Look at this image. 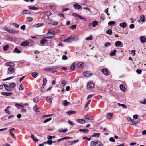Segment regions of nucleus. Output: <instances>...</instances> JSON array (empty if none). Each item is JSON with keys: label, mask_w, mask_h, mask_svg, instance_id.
Instances as JSON below:
<instances>
[{"label": "nucleus", "mask_w": 146, "mask_h": 146, "mask_svg": "<svg viewBox=\"0 0 146 146\" xmlns=\"http://www.w3.org/2000/svg\"><path fill=\"white\" fill-rule=\"evenodd\" d=\"M5 88L6 90L7 91L10 92L12 90V89L9 86H8L6 84H4V85Z\"/></svg>", "instance_id": "9b49d317"}, {"label": "nucleus", "mask_w": 146, "mask_h": 146, "mask_svg": "<svg viewBox=\"0 0 146 146\" xmlns=\"http://www.w3.org/2000/svg\"><path fill=\"white\" fill-rule=\"evenodd\" d=\"M11 107L10 106H8L7 108L5 109V112L8 114H10V112L8 111V109L9 108H10Z\"/></svg>", "instance_id": "bb28decb"}, {"label": "nucleus", "mask_w": 146, "mask_h": 146, "mask_svg": "<svg viewBox=\"0 0 146 146\" xmlns=\"http://www.w3.org/2000/svg\"><path fill=\"white\" fill-rule=\"evenodd\" d=\"M79 141L78 140H75L73 141H69V142H70V145H71L73 144H75L76 143H78Z\"/></svg>", "instance_id": "e433bc0d"}, {"label": "nucleus", "mask_w": 146, "mask_h": 146, "mask_svg": "<svg viewBox=\"0 0 146 146\" xmlns=\"http://www.w3.org/2000/svg\"><path fill=\"white\" fill-rule=\"evenodd\" d=\"M28 42L27 41H23L21 44V45L22 46H26L28 45Z\"/></svg>", "instance_id": "6ab92c4d"}, {"label": "nucleus", "mask_w": 146, "mask_h": 146, "mask_svg": "<svg viewBox=\"0 0 146 146\" xmlns=\"http://www.w3.org/2000/svg\"><path fill=\"white\" fill-rule=\"evenodd\" d=\"M73 6L74 8L76 9H80L81 10L82 9V7L78 4H74Z\"/></svg>", "instance_id": "423d86ee"}, {"label": "nucleus", "mask_w": 146, "mask_h": 146, "mask_svg": "<svg viewBox=\"0 0 146 146\" xmlns=\"http://www.w3.org/2000/svg\"><path fill=\"white\" fill-rule=\"evenodd\" d=\"M72 15V16L74 17H77L80 19H82L85 21H86V19L84 17H82L78 14H77L76 13H73Z\"/></svg>", "instance_id": "f03ea898"}, {"label": "nucleus", "mask_w": 146, "mask_h": 146, "mask_svg": "<svg viewBox=\"0 0 146 146\" xmlns=\"http://www.w3.org/2000/svg\"><path fill=\"white\" fill-rule=\"evenodd\" d=\"M31 138L34 141H36V140L37 141V142H38V139H37L36 138H35V140L34 139V135L33 134H31Z\"/></svg>", "instance_id": "864d4df0"}, {"label": "nucleus", "mask_w": 146, "mask_h": 146, "mask_svg": "<svg viewBox=\"0 0 146 146\" xmlns=\"http://www.w3.org/2000/svg\"><path fill=\"white\" fill-rule=\"evenodd\" d=\"M29 9L33 10H36L38 9V8L34 6H29Z\"/></svg>", "instance_id": "dca6fc26"}, {"label": "nucleus", "mask_w": 146, "mask_h": 146, "mask_svg": "<svg viewBox=\"0 0 146 146\" xmlns=\"http://www.w3.org/2000/svg\"><path fill=\"white\" fill-rule=\"evenodd\" d=\"M121 42L119 41H117L115 42V45L116 46H118L120 45L121 44Z\"/></svg>", "instance_id": "4c0bfd02"}, {"label": "nucleus", "mask_w": 146, "mask_h": 146, "mask_svg": "<svg viewBox=\"0 0 146 146\" xmlns=\"http://www.w3.org/2000/svg\"><path fill=\"white\" fill-rule=\"evenodd\" d=\"M85 117L86 119L90 120H93V118L92 117H89L88 115H87L85 116Z\"/></svg>", "instance_id": "37998d69"}, {"label": "nucleus", "mask_w": 146, "mask_h": 146, "mask_svg": "<svg viewBox=\"0 0 146 146\" xmlns=\"http://www.w3.org/2000/svg\"><path fill=\"white\" fill-rule=\"evenodd\" d=\"M120 88L121 90L123 92H125L126 90L125 86L122 84H121L120 85Z\"/></svg>", "instance_id": "7c9ffc66"}, {"label": "nucleus", "mask_w": 146, "mask_h": 146, "mask_svg": "<svg viewBox=\"0 0 146 146\" xmlns=\"http://www.w3.org/2000/svg\"><path fill=\"white\" fill-rule=\"evenodd\" d=\"M77 122L80 124H83L85 123V121L83 119H76Z\"/></svg>", "instance_id": "ddd939ff"}, {"label": "nucleus", "mask_w": 146, "mask_h": 146, "mask_svg": "<svg viewBox=\"0 0 146 146\" xmlns=\"http://www.w3.org/2000/svg\"><path fill=\"white\" fill-rule=\"evenodd\" d=\"M44 70L45 72H49L51 73H54L57 72V70H52L50 68H46L44 69Z\"/></svg>", "instance_id": "20e7f679"}, {"label": "nucleus", "mask_w": 146, "mask_h": 146, "mask_svg": "<svg viewBox=\"0 0 146 146\" xmlns=\"http://www.w3.org/2000/svg\"><path fill=\"white\" fill-rule=\"evenodd\" d=\"M100 133H96L93 134V135H92V137H95L96 138L98 137Z\"/></svg>", "instance_id": "5701e85b"}, {"label": "nucleus", "mask_w": 146, "mask_h": 146, "mask_svg": "<svg viewBox=\"0 0 146 146\" xmlns=\"http://www.w3.org/2000/svg\"><path fill=\"white\" fill-rule=\"evenodd\" d=\"M43 25V24L42 23H38L36 24L35 25V27H38L40 26H42Z\"/></svg>", "instance_id": "6e6d98bb"}, {"label": "nucleus", "mask_w": 146, "mask_h": 146, "mask_svg": "<svg viewBox=\"0 0 146 146\" xmlns=\"http://www.w3.org/2000/svg\"><path fill=\"white\" fill-rule=\"evenodd\" d=\"M94 86V84L92 82H89L88 84L87 88L88 90H90L93 88Z\"/></svg>", "instance_id": "7ed1b4c3"}, {"label": "nucleus", "mask_w": 146, "mask_h": 146, "mask_svg": "<svg viewBox=\"0 0 146 146\" xmlns=\"http://www.w3.org/2000/svg\"><path fill=\"white\" fill-rule=\"evenodd\" d=\"M72 39V36H70V37H68L65 40H64V42H70V40L71 39Z\"/></svg>", "instance_id": "cd10ccee"}, {"label": "nucleus", "mask_w": 146, "mask_h": 146, "mask_svg": "<svg viewBox=\"0 0 146 146\" xmlns=\"http://www.w3.org/2000/svg\"><path fill=\"white\" fill-rule=\"evenodd\" d=\"M98 24V22L95 21H93L92 23V26L93 27H95L96 25H97Z\"/></svg>", "instance_id": "79ce46f5"}, {"label": "nucleus", "mask_w": 146, "mask_h": 146, "mask_svg": "<svg viewBox=\"0 0 146 146\" xmlns=\"http://www.w3.org/2000/svg\"><path fill=\"white\" fill-rule=\"evenodd\" d=\"M9 32L10 33H11L15 34V33H17L18 32V31L17 30H15V29H9Z\"/></svg>", "instance_id": "2eb2a0df"}, {"label": "nucleus", "mask_w": 146, "mask_h": 146, "mask_svg": "<svg viewBox=\"0 0 146 146\" xmlns=\"http://www.w3.org/2000/svg\"><path fill=\"white\" fill-rule=\"evenodd\" d=\"M75 63H73L72 64L70 68L71 70H74L75 68Z\"/></svg>", "instance_id": "ea45409f"}, {"label": "nucleus", "mask_w": 146, "mask_h": 146, "mask_svg": "<svg viewBox=\"0 0 146 146\" xmlns=\"http://www.w3.org/2000/svg\"><path fill=\"white\" fill-rule=\"evenodd\" d=\"M76 113V111H69L66 112L67 114L69 115L70 114H75Z\"/></svg>", "instance_id": "b1692460"}, {"label": "nucleus", "mask_w": 146, "mask_h": 146, "mask_svg": "<svg viewBox=\"0 0 146 146\" xmlns=\"http://www.w3.org/2000/svg\"><path fill=\"white\" fill-rule=\"evenodd\" d=\"M92 38V35H91L89 37L86 38L85 39L87 40L90 41L91 40Z\"/></svg>", "instance_id": "5fc2aeb1"}, {"label": "nucleus", "mask_w": 146, "mask_h": 146, "mask_svg": "<svg viewBox=\"0 0 146 146\" xmlns=\"http://www.w3.org/2000/svg\"><path fill=\"white\" fill-rule=\"evenodd\" d=\"M119 25L120 27L124 28L127 26V24L125 22H124L122 23H120Z\"/></svg>", "instance_id": "393cba45"}, {"label": "nucleus", "mask_w": 146, "mask_h": 146, "mask_svg": "<svg viewBox=\"0 0 146 146\" xmlns=\"http://www.w3.org/2000/svg\"><path fill=\"white\" fill-rule=\"evenodd\" d=\"M15 68L13 67H9L8 68L7 70V74H11L15 72Z\"/></svg>", "instance_id": "f257e3e1"}, {"label": "nucleus", "mask_w": 146, "mask_h": 146, "mask_svg": "<svg viewBox=\"0 0 146 146\" xmlns=\"http://www.w3.org/2000/svg\"><path fill=\"white\" fill-rule=\"evenodd\" d=\"M111 45V43L109 42H106L104 44V46L106 47H107L108 46H110Z\"/></svg>", "instance_id": "bf43d9fd"}, {"label": "nucleus", "mask_w": 146, "mask_h": 146, "mask_svg": "<svg viewBox=\"0 0 146 146\" xmlns=\"http://www.w3.org/2000/svg\"><path fill=\"white\" fill-rule=\"evenodd\" d=\"M101 72L103 74L106 75L107 76L109 74L108 70L106 68L102 69L101 70Z\"/></svg>", "instance_id": "0eeeda50"}, {"label": "nucleus", "mask_w": 146, "mask_h": 146, "mask_svg": "<svg viewBox=\"0 0 146 146\" xmlns=\"http://www.w3.org/2000/svg\"><path fill=\"white\" fill-rule=\"evenodd\" d=\"M39 101V99L37 98H35L33 99V101L34 102L36 103Z\"/></svg>", "instance_id": "69168bd1"}, {"label": "nucleus", "mask_w": 146, "mask_h": 146, "mask_svg": "<svg viewBox=\"0 0 146 146\" xmlns=\"http://www.w3.org/2000/svg\"><path fill=\"white\" fill-rule=\"evenodd\" d=\"M117 52L116 50H114L112 52H111L110 53V55L111 56H114L115 55V53Z\"/></svg>", "instance_id": "09e8293b"}, {"label": "nucleus", "mask_w": 146, "mask_h": 146, "mask_svg": "<svg viewBox=\"0 0 146 146\" xmlns=\"http://www.w3.org/2000/svg\"><path fill=\"white\" fill-rule=\"evenodd\" d=\"M70 137H65L63 138H61V139H58L57 140V141L58 142H60L61 141L64 140L65 139H70Z\"/></svg>", "instance_id": "a211bd4d"}, {"label": "nucleus", "mask_w": 146, "mask_h": 146, "mask_svg": "<svg viewBox=\"0 0 146 146\" xmlns=\"http://www.w3.org/2000/svg\"><path fill=\"white\" fill-rule=\"evenodd\" d=\"M95 141H92L90 142V146H95Z\"/></svg>", "instance_id": "774afa93"}, {"label": "nucleus", "mask_w": 146, "mask_h": 146, "mask_svg": "<svg viewBox=\"0 0 146 146\" xmlns=\"http://www.w3.org/2000/svg\"><path fill=\"white\" fill-rule=\"evenodd\" d=\"M106 33L108 34L111 35L112 33V31L111 29H108L107 31H106Z\"/></svg>", "instance_id": "a18cd8bd"}, {"label": "nucleus", "mask_w": 146, "mask_h": 146, "mask_svg": "<svg viewBox=\"0 0 146 146\" xmlns=\"http://www.w3.org/2000/svg\"><path fill=\"white\" fill-rule=\"evenodd\" d=\"M9 46L8 45L4 46L3 47L4 51H7L9 49Z\"/></svg>", "instance_id": "72a5a7b5"}, {"label": "nucleus", "mask_w": 146, "mask_h": 146, "mask_svg": "<svg viewBox=\"0 0 146 146\" xmlns=\"http://www.w3.org/2000/svg\"><path fill=\"white\" fill-rule=\"evenodd\" d=\"M14 51L16 53L19 54L21 53V51L19 50L17 48H15L14 50Z\"/></svg>", "instance_id": "49530a36"}, {"label": "nucleus", "mask_w": 146, "mask_h": 146, "mask_svg": "<svg viewBox=\"0 0 146 146\" xmlns=\"http://www.w3.org/2000/svg\"><path fill=\"white\" fill-rule=\"evenodd\" d=\"M24 89V87L22 84H20L19 87V89L20 90H22Z\"/></svg>", "instance_id": "de8ad7c7"}, {"label": "nucleus", "mask_w": 146, "mask_h": 146, "mask_svg": "<svg viewBox=\"0 0 146 146\" xmlns=\"http://www.w3.org/2000/svg\"><path fill=\"white\" fill-rule=\"evenodd\" d=\"M12 93L5 92H2L1 94L3 95H5L6 96H9Z\"/></svg>", "instance_id": "473e14b6"}, {"label": "nucleus", "mask_w": 146, "mask_h": 146, "mask_svg": "<svg viewBox=\"0 0 146 146\" xmlns=\"http://www.w3.org/2000/svg\"><path fill=\"white\" fill-rule=\"evenodd\" d=\"M47 79L46 78H44L43 79V86H44L46 85L47 83Z\"/></svg>", "instance_id": "a19ab883"}, {"label": "nucleus", "mask_w": 146, "mask_h": 146, "mask_svg": "<svg viewBox=\"0 0 146 146\" xmlns=\"http://www.w3.org/2000/svg\"><path fill=\"white\" fill-rule=\"evenodd\" d=\"M28 45L29 46H32L33 44V41L32 40H29L27 41Z\"/></svg>", "instance_id": "a878e982"}, {"label": "nucleus", "mask_w": 146, "mask_h": 146, "mask_svg": "<svg viewBox=\"0 0 146 146\" xmlns=\"http://www.w3.org/2000/svg\"><path fill=\"white\" fill-rule=\"evenodd\" d=\"M70 102H67L66 100H64L62 101V105L66 106L70 105Z\"/></svg>", "instance_id": "f8f14e48"}, {"label": "nucleus", "mask_w": 146, "mask_h": 146, "mask_svg": "<svg viewBox=\"0 0 146 146\" xmlns=\"http://www.w3.org/2000/svg\"><path fill=\"white\" fill-rule=\"evenodd\" d=\"M33 109L34 111L36 112H39V110L38 109L37 105H36L33 107Z\"/></svg>", "instance_id": "c9c22d12"}, {"label": "nucleus", "mask_w": 146, "mask_h": 146, "mask_svg": "<svg viewBox=\"0 0 146 146\" xmlns=\"http://www.w3.org/2000/svg\"><path fill=\"white\" fill-rule=\"evenodd\" d=\"M46 99L47 101L50 103H51L52 102L53 100V99L51 96L47 97Z\"/></svg>", "instance_id": "9d476101"}, {"label": "nucleus", "mask_w": 146, "mask_h": 146, "mask_svg": "<svg viewBox=\"0 0 146 146\" xmlns=\"http://www.w3.org/2000/svg\"><path fill=\"white\" fill-rule=\"evenodd\" d=\"M33 20V18L31 17H28L27 18V21L28 22H30Z\"/></svg>", "instance_id": "4d7b16f0"}, {"label": "nucleus", "mask_w": 146, "mask_h": 146, "mask_svg": "<svg viewBox=\"0 0 146 146\" xmlns=\"http://www.w3.org/2000/svg\"><path fill=\"white\" fill-rule=\"evenodd\" d=\"M24 14H30V11L28 10H24L23 12Z\"/></svg>", "instance_id": "3c124183"}, {"label": "nucleus", "mask_w": 146, "mask_h": 146, "mask_svg": "<svg viewBox=\"0 0 146 146\" xmlns=\"http://www.w3.org/2000/svg\"><path fill=\"white\" fill-rule=\"evenodd\" d=\"M77 66L78 67H82L84 66V64L83 63L79 62L77 64Z\"/></svg>", "instance_id": "f704fd0d"}, {"label": "nucleus", "mask_w": 146, "mask_h": 146, "mask_svg": "<svg viewBox=\"0 0 146 146\" xmlns=\"http://www.w3.org/2000/svg\"><path fill=\"white\" fill-rule=\"evenodd\" d=\"M91 100H89L85 104V108H86V107H87L89 104H90V102H91Z\"/></svg>", "instance_id": "13d9d810"}, {"label": "nucleus", "mask_w": 146, "mask_h": 146, "mask_svg": "<svg viewBox=\"0 0 146 146\" xmlns=\"http://www.w3.org/2000/svg\"><path fill=\"white\" fill-rule=\"evenodd\" d=\"M95 146H103V144L99 141L96 140L95 141Z\"/></svg>", "instance_id": "1a4fd4ad"}, {"label": "nucleus", "mask_w": 146, "mask_h": 146, "mask_svg": "<svg viewBox=\"0 0 146 146\" xmlns=\"http://www.w3.org/2000/svg\"><path fill=\"white\" fill-rule=\"evenodd\" d=\"M113 114L111 113H109L107 115L106 117L108 119H110L112 116Z\"/></svg>", "instance_id": "2f4dec72"}, {"label": "nucleus", "mask_w": 146, "mask_h": 146, "mask_svg": "<svg viewBox=\"0 0 146 146\" xmlns=\"http://www.w3.org/2000/svg\"><path fill=\"white\" fill-rule=\"evenodd\" d=\"M79 131L80 132H82L85 133H88L89 132V130L88 129H80Z\"/></svg>", "instance_id": "c85d7f7f"}, {"label": "nucleus", "mask_w": 146, "mask_h": 146, "mask_svg": "<svg viewBox=\"0 0 146 146\" xmlns=\"http://www.w3.org/2000/svg\"><path fill=\"white\" fill-rule=\"evenodd\" d=\"M44 13L48 17L49 16L51 15L52 14L49 11H47L45 12H44Z\"/></svg>", "instance_id": "58836bf2"}, {"label": "nucleus", "mask_w": 146, "mask_h": 146, "mask_svg": "<svg viewBox=\"0 0 146 146\" xmlns=\"http://www.w3.org/2000/svg\"><path fill=\"white\" fill-rule=\"evenodd\" d=\"M12 25L16 28H18L19 27V25L16 23H13L12 24Z\"/></svg>", "instance_id": "680f3d73"}, {"label": "nucleus", "mask_w": 146, "mask_h": 146, "mask_svg": "<svg viewBox=\"0 0 146 146\" xmlns=\"http://www.w3.org/2000/svg\"><path fill=\"white\" fill-rule=\"evenodd\" d=\"M48 32L50 34H54V31L52 29H49L48 30Z\"/></svg>", "instance_id": "052dcab7"}, {"label": "nucleus", "mask_w": 146, "mask_h": 146, "mask_svg": "<svg viewBox=\"0 0 146 146\" xmlns=\"http://www.w3.org/2000/svg\"><path fill=\"white\" fill-rule=\"evenodd\" d=\"M136 72L137 74H140L142 73V71L140 69H137L136 70Z\"/></svg>", "instance_id": "0e129e2a"}, {"label": "nucleus", "mask_w": 146, "mask_h": 146, "mask_svg": "<svg viewBox=\"0 0 146 146\" xmlns=\"http://www.w3.org/2000/svg\"><path fill=\"white\" fill-rule=\"evenodd\" d=\"M32 76L35 78L38 75V74L36 72H33L32 74Z\"/></svg>", "instance_id": "c03bdc74"}, {"label": "nucleus", "mask_w": 146, "mask_h": 146, "mask_svg": "<svg viewBox=\"0 0 146 146\" xmlns=\"http://www.w3.org/2000/svg\"><path fill=\"white\" fill-rule=\"evenodd\" d=\"M140 102L142 104H146V100L144 98L143 99V101H140Z\"/></svg>", "instance_id": "338daca9"}, {"label": "nucleus", "mask_w": 146, "mask_h": 146, "mask_svg": "<svg viewBox=\"0 0 146 146\" xmlns=\"http://www.w3.org/2000/svg\"><path fill=\"white\" fill-rule=\"evenodd\" d=\"M68 131V129H67L66 128L63 130L62 128H60L58 130V131L60 133L63 132L64 133H65L67 132Z\"/></svg>", "instance_id": "4be33fe9"}, {"label": "nucleus", "mask_w": 146, "mask_h": 146, "mask_svg": "<svg viewBox=\"0 0 146 146\" xmlns=\"http://www.w3.org/2000/svg\"><path fill=\"white\" fill-rule=\"evenodd\" d=\"M140 19L141 21L142 22H144L145 20V18L143 14L141 15L140 17Z\"/></svg>", "instance_id": "aec40b11"}, {"label": "nucleus", "mask_w": 146, "mask_h": 146, "mask_svg": "<svg viewBox=\"0 0 146 146\" xmlns=\"http://www.w3.org/2000/svg\"><path fill=\"white\" fill-rule=\"evenodd\" d=\"M66 83H67V82L65 81L64 80H63L60 86L61 87V88H64L65 86L66 85Z\"/></svg>", "instance_id": "f3484780"}, {"label": "nucleus", "mask_w": 146, "mask_h": 146, "mask_svg": "<svg viewBox=\"0 0 146 146\" xmlns=\"http://www.w3.org/2000/svg\"><path fill=\"white\" fill-rule=\"evenodd\" d=\"M117 105L119 106L122 107L124 109H127V106L125 104L119 103L117 104Z\"/></svg>", "instance_id": "412c9836"}, {"label": "nucleus", "mask_w": 146, "mask_h": 146, "mask_svg": "<svg viewBox=\"0 0 146 146\" xmlns=\"http://www.w3.org/2000/svg\"><path fill=\"white\" fill-rule=\"evenodd\" d=\"M83 74L84 76L87 77H89L92 75V73H90V72L88 71L84 72Z\"/></svg>", "instance_id": "39448f33"}, {"label": "nucleus", "mask_w": 146, "mask_h": 146, "mask_svg": "<svg viewBox=\"0 0 146 146\" xmlns=\"http://www.w3.org/2000/svg\"><path fill=\"white\" fill-rule=\"evenodd\" d=\"M10 88L11 89L14 88L16 86V84L15 83H11L9 84Z\"/></svg>", "instance_id": "c756f323"}, {"label": "nucleus", "mask_w": 146, "mask_h": 146, "mask_svg": "<svg viewBox=\"0 0 146 146\" xmlns=\"http://www.w3.org/2000/svg\"><path fill=\"white\" fill-rule=\"evenodd\" d=\"M3 29L5 30V31H6L8 32H9V29H10L8 27H7L6 26H5L3 27Z\"/></svg>", "instance_id": "8fccbe9b"}, {"label": "nucleus", "mask_w": 146, "mask_h": 146, "mask_svg": "<svg viewBox=\"0 0 146 146\" xmlns=\"http://www.w3.org/2000/svg\"><path fill=\"white\" fill-rule=\"evenodd\" d=\"M5 65L6 66H9L10 67H13L15 65V64L12 62H7L5 63Z\"/></svg>", "instance_id": "4468645a"}, {"label": "nucleus", "mask_w": 146, "mask_h": 146, "mask_svg": "<svg viewBox=\"0 0 146 146\" xmlns=\"http://www.w3.org/2000/svg\"><path fill=\"white\" fill-rule=\"evenodd\" d=\"M52 119L51 118H49L45 120L44 121V123H46L47 122H49V121H50Z\"/></svg>", "instance_id": "e2e57ef3"}, {"label": "nucleus", "mask_w": 146, "mask_h": 146, "mask_svg": "<svg viewBox=\"0 0 146 146\" xmlns=\"http://www.w3.org/2000/svg\"><path fill=\"white\" fill-rule=\"evenodd\" d=\"M47 40L45 39H43L41 40L40 43L42 44H43L45 42L47 41Z\"/></svg>", "instance_id": "603ef678"}, {"label": "nucleus", "mask_w": 146, "mask_h": 146, "mask_svg": "<svg viewBox=\"0 0 146 146\" xmlns=\"http://www.w3.org/2000/svg\"><path fill=\"white\" fill-rule=\"evenodd\" d=\"M139 40L142 43H145L146 42V38L145 36H141L139 38Z\"/></svg>", "instance_id": "6e6552de"}]
</instances>
